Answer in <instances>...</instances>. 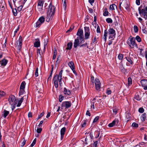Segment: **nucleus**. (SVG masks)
I'll return each instance as SVG.
<instances>
[{"instance_id": "nucleus-1", "label": "nucleus", "mask_w": 147, "mask_h": 147, "mask_svg": "<svg viewBox=\"0 0 147 147\" xmlns=\"http://www.w3.org/2000/svg\"><path fill=\"white\" fill-rule=\"evenodd\" d=\"M9 103L12 106V110L13 111L15 108L18 101L13 95L10 96L8 99Z\"/></svg>"}, {"instance_id": "nucleus-2", "label": "nucleus", "mask_w": 147, "mask_h": 147, "mask_svg": "<svg viewBox=\"0 0 147 147\" xmlns=\"http://www.w3.org/2000/svg\"><path fill=\"white\" fill-rule=\"evenodd\" d=\"M127 42L128 45L131 48H137V44L135 42V37H129Z\"/></svg>"}, {"instance_id": "nucleus-3", "label": "nucleus", "mask_w": 147, "mask_h": 147, "mask_svg": "<svg viewBox=\"0 0 147 147\" xmlns=\"http://www.w3.org/2000/svg\"><path fill=\"white\" fill-rule=\"evenodd\" d=\"M139 13L143 16V17L146 20L147 19V7L142 9L141 7L138 8Z\"/></svg>"}, {"instance_id": "nucleus-4", "label": "nucleus", "mask_w": 147, "mask_h": 147, "mask_svg": "<svg viewBox=\"0 0 147 147\" xmlns=\"http://www.w3.org/2000/svg\"><path fill=\"white\" fill-rule=\"evenodd\" d=\"M84 42V37H80L79 39H75L74 42V47L76 48L79 45H80Z\"/></svg>"}, {"instance_id": "nucleus-5", "label": "nucleus", "mask_w": 147, "mask_h": 147, "mask_svg": "<svg viewBox=\"0 0 147 147\" xmlns=\"http://www.w3.org/2000/svg\"><path fill=\"white\" fill-rule=\"evenodd\" d=\"M55 9V7L54 6H53L51 3L49 7L48 10V14H49L48 17L50 16H53L54 13Z\"/></svg>"}, {"instance_id": "nucleus-6", "label": "nucleus", "mask_w": 147, "mask_h": 147, "mask_svg": "<svg viewBox=\"0 0 147 147\" xmlns=\"http://www.w3.org/2000/svg\"><path fill=\"white\" fill-rule=\"evenodd\" d=\"M71 105L70 101H64L62 103L61 107L62 109H65L70 108Z\"/></svg>"}, {"instance_id": "nucleus-7", "label": "nucleus", "mask_w": 147, "mask_h": 147, "mask_svg": "<svg viewBox=\"0 0 147 147\" xmlns=\"http://www.w3.org/2000/svg\"><path fill=\"white\" fill-rule=\"evenodd\" d=\"M45 21V18L44 17L42 16L40 17L36 23V27H39Z\"/></svg>"}, {"instance_id": "nucleus-8", "label": "nucleus", "mask_w": 147, "mask_h": 147, "mask_svg": "<svg viewBox=\"0 0 147 147\" xmlns=\"http://www.w3.org/2000/svg\"><path fill=\"white\" fill-rule=\"evenodd\" d=\"M94 83L96 89L97 90H100L101 86V83L99 79L96 78L95 80Z\"/></svg>"}, {"instance_id": "nucleus-9", "label": "nucleus", "mask_w": 147, "mask_h": 147, "mask_svg": "<svg viewBox=\"0 0 147 147\" xmlns=\"http://www.w3.org/2000/svg\"><path fill=\"white\" fill-rule=\"evenodd\" d=\"M119 121L118 119H115L111 123H110L108 125V126L110 127H112L117 126Z\"/></svg>"}, {"instance_id": "nucleus-10", "label": "nucleus", "mask_w": 147, "mask_h": 147, "mask_svg": "<svg viewBox=\"0 0 147 147\" xmlns=\"http://www.w3.org/2000/svg\"><path fill=\"white\" fill-rule=\"evenodd\" d=\"M84 36L85 37H89L90 34V29L88 27H85Z\"/></svg>"}, {"instance_id": "nucleus-11", "label": "nucleus", "mask_w": 147, "mask_h": 147, "mask_svg": "<svg viewBox=\"0 0 147 147\" xmlns=\"http://www.w3.org/2000/svg\"><path fill=\"white\" fill-rule=\"evenodd\" d=\"M59 79L58 75L57 74L53 78L55 86L56 88H57L58 87V81H59Z\"/></svg>"}, {"instance_id": "nucleus-12", "label": "nucleus", "mask_w": 147, "mask_h": 147, "mask_svg": "<svg viewBox=\"0 0 147 147\" xmlns=\"http://www.w3.org/2000/svg\"><path fill=\"white\" fill-rule=\"evenodd\" d=\"M141 84L142 87L145 90H147V80H142L141 81Z\"/></svg>"}, {"instance_id": "nucleus-13", "label": "nucleus", "mask_w": 147, "mask_h": 147, "mask_svg": "<svg viewBox=\"0 0 147 147\" xmlns=\"http://www.w3.org/2000/svg\"><path fill=\"white\" fill-rule=\"evenodd\" d=\"M23 40L22 37H19V40H18V42L19 43V45L17 47V49L20 51L22 47V42Z\"/></svg>"}, {"instance_id": "nucleus-14", "label": "nucleus", "mask_w": 147, "mask_h": 147, "mask_svg": "<svg viewBox=\"0 0 147 147\" xmlns=\"http://www.w3.org/2000/svg\"><path fill=\"white\" fill-rule=\"evenodd\" d=\"M43 2L41 1H39L38 2L37 9L39 11H40L41 10L42 7L43 5Z\"/></svg>"}, {"instance_id": "nucleus-15", "label": "nucleus", "mask_w": 147, "mask_h": 147, "mask_svg": "<svg viewBox=\"0 0 147 147\" xmlns=\"http://www.w3.org/2000/svg\"><path fill=\"white\" fill-rule=\"evenodd\" d=\"M77 35L79 37H83L84 34L83 30L82 29H79L77 33Z\"/></svg>"}, {"instance_id": "nucleus-16", "label": "nucleus", "mask_w": 147, "mask_h": 147, "mask_svg": "<svg viewBox=\"0 0 147 147\" xmlns=\"http://www.w3.org/2000/svg\"><path fill=\"white\" fill-rule=\"evenodd\" d=\"M35 40L36 41L34 44V47H40V43L39 39L38 38H37L35 39Z\"/></svg>"}, {"instance_id": "nucleus-17", "label": "nucleus", "mask_w": 147, "mask_h": 147, "mask_svg": "<svg viewBox=\"0 0 147 147\" xmlns=\"http://www.w3.org/2000/svg\"><path fill=\"white\" fill-rule=\"evenodd\" d=\"M66 130V128L64 127H63L61 130V139H62L63 138V136L65 134Z\"/></svg>"}, {"instance_id": "nucleus-18", "label": "nucleus", "mask_w": 147, "mask_h": 147, "mask_svg": "<svg viewBox=\"0 0 147 147\" xmlns=\"http://www.w3.org/2000/svg\"><path fill=\"white\" fill-rule=\"evenodd\" d=\"M109 34H111L112 36H115V31L112 28H110L109 30Z\"/></svg>"}, {"instance_id": "nucleus-19", "label": "nucleus", "mask_w": 147, "mask_h": 147, "mask_svg": "<svg viewBox=\"0 0 147 147\" xmlns=\"http://www.w3.org/2000/svg\"><path fill=\"white\" fill-rule=\"evenodd\" d=\"M92 142V140L90 137H86L85 140V144H90Z\"/></svg>"}, {"instance_id": "nucleus-20", "label": "nucleus", "mask_w": 147, "mask_h": 147, "mask_svg": "<svg viewBox=\"0 0 147 147\" xmlns=\"http://www.w3.org/2000/svg\"><path fill=\"white\" fill-rule=\"evenodd\" d=\"M7 60L5 59H3L0 61L1 65L3 66H5L7 64Z\"/></svg>"}, {"instance_id": "nucleus-21", "label": "nucleus", "mask_w": 147, "mask_h": 147, "mask_svg": "<svg viewBox=\"0 0 147 147\" xmlns=\"http://www.w3.org/2000/svg\"><path fill=\"white\" fill-rule=\"evenodd\" d=\"M64 93L66 95H69L71 94V92L69 90L67 89L66 88H64Z\"/></svg>"}, {"instance_id": "nucleus-22", "label": "nucleus", "mask_w": 147, "mask_h": 147, "mask_svg": "<svg viewBox=\"0 0 147 147\" xmlns=\"http://www.w3.org/2000/svg\"><path fill=\"white\" fill-rule=\"evenodd\" d=\"M68 65L71 69L75 68V66L73 62L70 61L68 63Z\"/></svg>"}, {"instance_id": "nucleus-23", "label": "nucleus", "mask_w": 147, "mask_h": 147, "mask_svg": "<svg viewBox=\"0 0 147 147\" xmlns=\"http://www.w3.org/2000/svg\"><path fill=\"white\" fill-rule=\"evenodd\" d=\"M62 73H63V70H61L59 74V75H58V78H59V82H60H60H61V80H62Z\"/></svg>"}, {"instance_id": "nucleus-24", "label": "nucleus", "mask_w": 147, "mask_h": 147, "mask_svg": "<svg viewBox=\"0 0 147 147\" xmlns=\"http://www.w3.org/2000/svg\"><path fill=\"white\" fill-rule=\"evenodd\" d=\"M72 43L71 42H69L67 44V47L66 48V50H70L72 48Z\"/></svg>"}, {"instance_id": "nucleus-25", "label": "nucleus", "mask_w": 147, "mask_h": 147, "mask_svg": "<svg viewBox=\"0 0 147 147\" xmlns=\"http://www.w3.org/2000/svg\"><path fill=\"white\" fill-rule=\"evenodd\" d=\"M3 113V115L4 118H6L7 116L9 114V111L4 110Z\"/></svg>"}, {"instance_id": "nucleus-26", "label": "nucleus", "mask_w": 147, "mask_h": 147, "mask_svg": "<svg viewBox=\"0 0 147 147\" xmlns=\"http://www.w3.org/2000/svg\"><path fill=\"white\" fill-rule=\"evenodd\" d=\"M9 5L11 7V8L12 9V12L14 16H16L17 15V10L16 9H14L12 8V6L11 5L10 3H9Z\"/></svg>"}, {"instance_id": "nucleus-27", "label": "nucleus", "mask_w": 147, "mask_h": 147, "mask_svg": "<svg viewBox=\"0 0 147 147\" xmlns=\"http://www.w3.org/2000/svg\"><path fill=\"white\" fill-rule=\"evenodd\" d=\"M23 100V97H22L21 98L20 100L18 101V104L17 105V107H19L21 105V103L22 102Z\"/></svg>"}, {"instance_id": "nucleus-28", "label": "nucleus", "mask_w": 147, "mask_h": 147, "mask_svg": "<svg viewBox=\"0 0 147 147\" xmlns=\"http://www.w3.org/2000/svg\"><path fill=\"white\" fill-rule=\"evenodd\" d=\"M57 55V50L55 48L54 49V54L53 55V59H55L56 57V55Z\"/></svg>"}, {"instance_id": "nucleus-29", "label": "nucleus", "mask_w": 147, "mask_h": 147, "mask_svg": "<svg viewBox=\"0 0 147 147\" xmlns=\"http://www.w3.org/2000/svg\"><path fill=\"white\" fill-rule=\"evenodd\" d=\"M26 83L25 81L23 82L21 84L20 86V88L24 89L25 88Z\"/></svg>"}, {"instance_id": "nucleus-30", "label": "nucleus", "mask_w": 147, "mask_h": 147, "mask_svg": "<svg viewBox=\"0 0 147 147\" xmlns=\"http://www.w3.org/2000/svg\"><path fill=\"white\" fill-rule=\"evenodd\" d=\"M74 26H72L69 28V29L66 32V33H68L69 32H71L72 30L74 29Z\"/></svg>"}, {"instance_id": "nucleus-31", "label": "nucleus", "mask_w": 147, "mask_h": 147, "mask_svg": "<svg viewBox=\"0 0 147 147\" xmlns=\"http://www.w3.org/2000/svg\"><path fill=\"white\" fill-rule=\"evenodd\" d=\"M116 7V5L115 4H113L110 5L109 7V9L110 10H114L115 8Z\"/></svg>"}, {"instance_id": "nucleus-32", "label": "nucleus", "mask_w": 147, "mask_h": 147, "mask_svg": "<svg viewBox=\"0 0 147 147\" xmlns=\"http://www.w3.org/2000/svg\"><path fill=\"white\" fill-rule=\"evenodd\" d=\"M24 92V89L20 88V90L19 93L20 96L22 95Z\"/></svg>"}, {"instance_id": "nucleus-33", "label": "nucleus", "mask_w": 147, "mask_h": 147, "mask_svg": "<svg viewBox=\"0 0 147 147\" xmlns=\"http://www.w3.org/2000/svg\"><path fill=\"white\" fill-rule=\"evenodd\" d=\"M5 95V93L3 91H0V98L4 96Z\"/></svg>"}, {"instance_id": "nucleus-34", "label": "nucleus", "mask_w": 147, "mask_h": 147, "mask_svg": "<svg viewBox=\"0 0 147 147\" xmlns=\"http://www.w3.org/2000/svg\"><path fill=\"white\" fill-rule=\"evenodd\" d=\"M123 58V55L122 54H119L118 56V58L119 60H122Z\"/></svg>"}, {"instance_id": "nucleus-35", "label": "nucleus", "mask_w": 147, "mask_h": 147, "mask_svg": "<svg viewBox=\"0 0 147 147\" xmlns=\"http://www.w3.org/2000/svg\"><path fill=\"white\" fill-rule=\"evenodd\" d=\"M128 84L129 85H130L132 84V79L131 78L129 77L128 79Z\"/></svg>"}, {"instance_id": "nucleus-36", "label": "nucleus", "mask_w": 147, "mask_h": 147, "mask_svg": "<svg viewBox=\"0 0 147 147\" xmlns=\"http://www.w3.org/2000/svg\"><path fill=\"white\" fill-rule=\"evenodd\" d=\"M131 114L129 113H127L126 114V118L127 119V121H128L131 117Z\"/></svg>"}, {"instance_id": "nucleus-37", "label": "nucleus", "mask_w": 147, "mask_h": 147, "mask_svg": "<svg viewBox=\"0 0 147 147\" xmlns=\"http://www.w3.org/2000/svg\"><path fill=\"white\" fill-rule=\"evenodd\" d=\"M109 39H110V40H109L108 45H110L112 44V41L114 39V38H113V37H109Z\"/></svg>"}, {"instance_id": "nucleus-38", "label": "nucleus", "mask_w": 147, "mask_h": 147, "mask_svg": "<svg viewBox=\"0 0 147 147\" xmlns=\"http://www.w3.org/2000/svg\"><path fill=\"white\" fill-rule=\"evenodd\" d=\"M127 60L128 61L130 64H132L133 63V62L131 59L128 57H126Z\"/></svg>"}, {"instance_id": "nucleus-39", "label": "nucleus", "mask_w": 147, "mask_h": 147, "mask_svg": "<svg viewBox=\"0 0 147 147\" xmlns=\"http://www.w3.org/2000/svg\"><path fill=\"white\" fill-rule=\"evenodd\" d=\"M106 21L108 23H112L113 22L112 20L110 18H107L106 19Z\"/></svg>"}, {"instance_id": "nucleus-40", "label": "nucleus", "mask_w": 147, "mask_h": 147, "mask_svg": "<svg viewBox=\"0 0 147 147\" xmlns=\"http://www.w3.org/2000/svg\"><path fill=\"white\" fill-rule=\"evenodd\" d=\"M63 99L64 97L62 95H60L59 96V100L60 102H61L62 100Z\"/></svg>"}, {"instance_id": "nucleus-41", "label": "nucleus", "mask_w": 147, "mask_h": 147, "mask_svg": "<svg viewBox=\"0 0 147 147\" xmlns=\"http://www.w3.org/2000/svg\"><path fill=\"white\" fill-rule=\"evenodd\" d=\"M49 16V14H48L47 16V18L46 20V21L47 22H49V21L50 19H51L52 18V16H50L49 17H48Z\"/></svg>"}, {"instance_id": "nucleus-42", "label": "nucleus", "mask_w": 147, "mask_h": 147, "mask_svg": "<svg viewBox=\"0 0 147 147\" xmlns=\"http://www.w3.org/2000/svg\"><path fill=\"white\" fill-rule=\"evenodd\" d=\"M134 29L135 32H137L138 30V27L136 26H134Z\"/></svg>"}, {"instance_id": "nucleus-43", "label": "nucleus", "mask_w": 147, "mask_h": 147, "mask_svg": "<svg viewBox=\"0 0 147 147\" xmlns=\"http://www.w3.org/2000/svg\"><path fill=\"white\" fill-rule=\"evenodd\" d=\"M86 120H84L82 122V127H84L86 125Z\"/></svg>"}, {"instance_id": "nucleus-44", "label": "nucleus", "mask_w": 147, "mask_h": 147, "mask_svg": "<svg viewBox=\"0 0 147 147\" xmlns=\"http://www.w3.org/2000/svg\"><path fill=\"white\" fill-rule=\"evenodd\" d=\"M36 139L35 138L33 141L32 143L30 145V146L31 147L33 146L36 144Z\"/></svg>"}, {"instance_id": "nucleus-45", "label": "nucleus", "mask_w": 147, "mask_h": 147, "mask_svg": "<svg viewBox=\"0 0 147 147\" xmlns=\"http://www.w3.org/2000/svg\"><path fill=\"white\" fill-rule=\"evenodd\" d=\"M96 32L97 33H100V30L99 26L98 25H97V27Z\"/></svg>"}, {"instance_id": "nucleus-46", "label": "nucleus", "mask_w": 147, "mask_h": 147, "mask_svg": "<svg viewBox=\"0 0 147 147\" xmlns=\"http://www.w3.org/2000/svg\"><path fill=\"white\" fill-rule=\"evenodd\" d=\"M67 7V3L66 2V1H64V3L63 4V7L64 8L65 11H66V8Z\"/></svg>"}, {"instance_id": "nucleus-47", "label": "nucleus", "mask_w": 147, "mask_h": 147, "mask_svg": "<svg viewBox=\"0 0 147 147\" xmlns=\"http://www.w3.org/2000/svg\"><path fill=\"white\" fill-rule=\"evenodd\" d=\"M23 139H24V140L21 144V146H23L26 143V140H25L24 139V138H23Z\"/></svg>"}, {"instance_id": "nucleus-48", "label": "nucleus", "mask_w": 147, "mask_h": 147, "mask_svg": "<svg viewBox=\"0 0 147 147\" xmlns=\"http://www.w3.org/2000/svg\"><path fill=\"white\" fill-rule=\"evenodd\" d=\"M135 98L137 100H140V96L138 95H136L135 96Z\"/></svg>"}, {"instance_id": "nucleus-49", "label": "nucleus", "mask_w": 147, "mask_h": 147, "mask_svg": "<svg viewBox=\"0 0 147 147\" xmlns=\"http://www.w3.org/2000/svg\"><path fill=\"white\" fill-rule=\"evenodd\" d=\"M99 119V116H97L95 117V118L94 119L93 123H94L96 122Z\"/></svg>"}, {"instance_id": "nucleus-50", "label": "nucleus", "mask_w": 147, "mask_h": 147, "mask_svg": "<svg viewBox=\"0 0 147 147\" xmlns=\"http://www.w3.org/2000/svg\"><path fill=\"white\" fill-rule=\"evenodd\" d=\"M138 111L140 113H143L144 111V109L142 108H140L139 109Z\"/></svg>"}, {"instance_id": "nucleus-51", "label": "nucleus", "mask_w": 147, "mask_h": 147, "mask_svg": "<svg viewBox=\"0 0 147 147\" xmlns=\"http://www.w3.org/2000/svg\"><path fill=\"white\" fill-rule=\"evenodd\" d=\"M132 126L133 127H138V125L137 123L134 122L132 124Z\"/></svg>"}, {"instance_id": "nucleus-52", "label": "nucleus", "mask_w": 147, "mask_h": 147, "mask_svg": "<svg viewBox=\"0 0 147 147\" xmlns=\"http://www.w3.org/2000/svg\"><path fill=\"white\" fill-rule=\"evenodd\" d=\"M44 112H42L39 115L38 117V118H37V120L39 119H40L44 115Z\"/></svg>"}, {"instance_id": "nucleus-53", "label": "nucleus", "mask_w": 147, "mask_h": 147, "mask_svg": "<svg viewBox=\"0 0 147 147\" xmlns=\"http://www.w3.org/2000/svg\"><path fill=\"white\" fill-rule=\"evenodd\" d=\"M38 68H37L36 69L35 72V76L36 77H37L38 76Z\"/></svg>"}, {"instance_id": "nucleus-54", "label": "nucleus", "mask_w": 147, "mask_h": 147, "mask_svg": "<svg viewBox=\"0 0 147 147\" xmlns=\"http://www.w3.org/2000/svg\"><path fill=\"white\" fill-rule=\"evenodd\" d=\"M118 109L116 108H115L113 109V112L114 114H116L117 113Z\"/></svg>"}, {"instance_id": "nucleus-55", "label": "nucleus", "mask_w": 147, "mask_h": 147, "mask_svg": "<svg viewBox=\"0 0 147 147\" xmlns=\"http://www.w3.org/2000/svg\"><path fill=\"white\" fill-rule=\"evenodd\" d=\"M135 40L136 39L138 42H140L141 41V39L140 37H135Z\"/></svg>"}, {"instance_id": "nucleus-56", "label": "nucleus", "mask_w": 147, "mask_h": 147, "mask_svg": "<svg viewBox=\"0 0 147 147\" xmlns=\"http://www.w3.org/2000/svg\"><path fill=\"white\" fill-rule=\"evenodd\" d=\"M42 130V128H38L37 129L36 131L38 133H40L41 132Z\"/></svg>"}, {"instance_id": "nucleus-57", "label": "nucleus", "mask_w": 147, "mask_h": 147, "mask_svg": "<svg viewBox=\"0 0 147 147\" xmlns=\"http://www.w3.org/2000/svg\"><path fill=\"white\" fill-rule=\"evenodd\" d=\"M19 26H18L17 28L16 29L15 31H14V36H16V34L17 32L19 30Z\"/></svg>"}, {"instance_id": "nucleus-58", "label": "nucleus", "mask_w": 147, "mask_h": 147, "mask_svg": "<svg viewBox=\"0 0 147 147\" xmlns=\"http://www.w3.org/2000/svg\"><path fill=\"white\" fill-rule=\"evenodd\" d=\"M109 12L107 11H105L103 13V15L105 16H107L108 15Z\"/></svg>"}, {"instance_id": "nucleus-59", "label": "nucleus", "mask_w": 147, "mask_h": 147, "mask_svg": "<svg viewBox=\"0 0 147 147\" xmlns=\"http://www.w3.org/2000/svg\"><path fill=\"white\" fill-rule=\"evenodd\" d=\"M94 102H92V105L91 106V108H92L93 109H94L95 108L94 106Z\"/></svg>"}, {"instance_id": "nucleus-60", "label": "nucleus", "mask_w": 147, "mask_h": 147, "mask_svg": "<svg viewBox=\"0 0 147 147\" xmlns=\"http://www.w3.org/2000/svg\"><path fill=\"white\" fill-rule=\"evenodd\" d=\"M86 115H87L89 116H90L91 114H90L89 111H88V110L87 111L86 113Z\"/></svg>"}, {"instance_id": "nucleus-61", "label": "nucleus", "mask_w": 147, "mask_h": 147, "mask_svg": "<svg viewBox=\"0 0 147 147\" xmlns=\"http://www.w3.org/2000/svg\"><path fill=\"white\" fill-rule=\"evenodd\" d=\"M136 3L138 5H139L140 3V0H136Z\"/></svg>"}, {"instance_id": "nucleus-62", "label": "nucleus", "mask_w": 147, "mask_h": 147, "mask_svg": "<svg viewBox=\"0 0 147 147\" xmlns=\"http://www.w3.org/2000/svg\"><path fill=\"white\" fill-rule=\"evenodd\" d=\"M98 38H96V37H94L93 40V43H96V42L97 41V39H98Z\"/></svg>"}, {"instance_id": "nucleus-63", "label": "nucleus", "mask_w": 147, "mask_h": 147, "mask_svg": "<svg viewBox=\"0 0 147 147\" xmlns=\"http://www.w3.org/2000/svg\"><path fill=\"white\" fill-rule=\"evenodd\" d=\"M107 93L108 94H109L111 93V91L110 90H107Z\"/></svg>"}, {"instance_id": "nucleus-64", "label": "nucleus", "mask_w": 147, "mask_h": 147, "mask_svg": "<svg viewBox=\"0 0 147 147\" xmlns=\"http://www.w3.org/2000/svg\"><path fill=\"white\" fill-rule=\"evenodd\" d=\"M23 7V6L22 5L20 6L18 8V9L19 11H21Z\"/></svg>"}]
</instances>
